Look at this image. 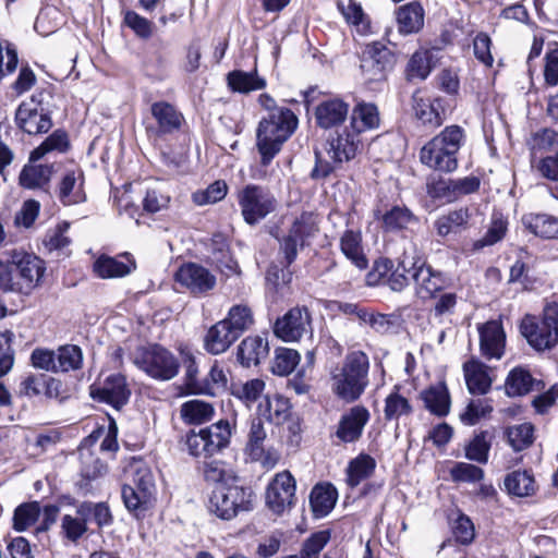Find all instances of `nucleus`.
Wrapping results in <instances>:
<instances>
[{"mask_svg": "<svg viewBox=\"0 0 558 558\" xmlns=\"http://www.w3.org/2000/svg\"><path fill=\"white\" fill-rule=\"evenodd\" d=\"M379 112L374 104L357 102L352 109L350 129L361 135L363 132L375 130L379 126Z\"/></svg>", "mask_w": 558, "mask_h": 558, "instance_id": "28", "label": "nucleus"}, {"mask_svg": "<svg viewBox=\"0 0 558 558\" xmlns=\"http://www.w3.org/2000/svg\"><path fill=\"white\" fill-rule=\"evenodd\" d=\"M84 507L77 510V515L64 514L61 519V533L71 541H78L87 532V522L83 515Z\"/></svg>", "mask_w": 558, "mask_h": 558, "instance_id": "52", "label": "nucleus"}, {"mask_svg": "<svg viewBox=\"0 0 558 558\" xmlns=\"http://www.w3.org/2000/svg\"><path fill=\"white\" fill-rule=\"evenodd\" d=\"M330 541L329 531H319L312 534L303 544L300 558H318L320 551Z\"/></svg>", "mask_w": 558, "mask_h": 558, "instance_id": "64", "label": "nucleus"}, {"mask_svg": "<svg viewBox=\"0 0 558 558\" xmlns=\"http://www.w3.org/2000/svg\"><path fill=\"white\" fill-rule=\"evenodd\" d=\"M83 353L77 345H63L56 351V372H69L81 368Z\"/></svg>", "mask_w": 558, "mask_h": 558, "instance_id": "49", "label": "nucleus"}, {"mask_svg": "<svg viewBox=\"0 0 558 558\" xmlns=\"http://www.w3.org/2000/svg\"><path fill=\"white\" fill-rule=\"evenodd\" d=\"M136 268L134 259L124 254L120 258L102 255L94 263L95 274L102 279L121 278L131 274Z\"/></svg>", "mask_w": 558, "mask_h": 558, "instance_id": "23", "label": "nucleus"}, {"mask_svg": "<svg viewBox=\"0 0 558 558\" xmlns=\"http://www.w3.org/2000/svg\"><path fill=\"white\" fill-rule=\"evenodd\" d=\"M338 8L345 21L351 24L359 34L364 36L372 33L371 22L361 4L355 0H349L347 4L339 2Z\"/></svg>", "mask_w": 558, "mask_h": 558, "instance_id": "45", "label": "nucleus"}, {"mask_svg": "<svg viewBox=\"0 0 558 558\" xmlns=\"http://www.w3.org/2000/svg\"><path fill=\"white\" fill-rule=\"evenodd\" d=\"M369 417V411L365 407H352L342 414L336 432L337 437L343 442H354L359 440Z\"/></svg>", "mask_w": 558, "mask_h": 558, "instance_id": "19", "label": "nucleus"}, {"mask_svg": "<svg viewBox=\"0 0 558 558\" xmlns=\"http://www.w3.org/2000/svg\"><path fill=\"white\" fill-rule=\"evenodd\" d=\"M68 145L69 142L65 132L57 130L31 153L29 161L36 162L48 153H63L66 150Z\"/></svg>", "mask_w": 558, "mask_h": 558, "instance_id": "50", "label": "nucleus"}, {"mask_svg": "<svg viewBox=\"0 0 558 558\" xmlns=\"http://www.w3.org/2000/svg\"><path fill=\"white\" fill-rule=\"evenodd\" d=\"M349 112L347 102L339 98L322 101L315 109V119L323 129H330L341 124Z\"/></svg>", "mask_w": 558, "mask_h": 558, "instance_id": "24", "label": "nucleus"}, {"mask_svg": "<svg viewBox=\"0 0 558 558\" xmlns=\"http://www.w3.org/2000/svg\"><path fill=\"white\" fill-rule=\"evenodd\" d=\"M40 507L37 501L27 502L19 506L14 511L13 526L22 532L32 526L38 519Z\"/></svg>", "mask_w": 558, "mask_h": 558, "instance_id": "58", "label": "nucleus"}, {"mask_svg": "<svg viewBox=\"0 0 558 558\" xmlns=\"http://www.w3.org/2000/svg\"><path fill=\"white\" fill-rule=\"evenodd\" d=\"M248 459L253 462H258L265 470L274 469L280 461L281 454L278 448L270 442L258 447L248 452H245Z\"/></svg>", "mask_w": 558, "mask_h": 558, "instance_id": "60", "label": "nucleus"}, {"mask_svg": "<svg viewBox=\"0 0 558 558\" xmlns=\"http://www.w3.org/2000/svg\"><path fill=\"white\" fill-rule=\"evenodd\" d=\"M228 192V185L225 181H215L207 189L193 193V202L198 206L215 204L223 199Z\"/></svg>", "mask_w": 558, "mask_h": 558, "instance_id": "61", "label": "nucleus"}, {"mask_svg": "<svg viewBox=\"0 0 558 558\" xmlns=\"http://www.w3.org/2000/svg\"><path fill=\"white\" fill-rule=\"evenodd\" d=\"M539 384L541 381L534 379L529 371L517 367L509 373L506 379V393L509 397L523 396L532 391Z\"/></svg>", "mask_w": 558, "mask_h": 558, "instance_id": "39", "label": "nucleus"}, {"mask_svg": "<svg viewBox=\"0 0 558 558\" xmlns=\"http://www.w3.org/2000/svg\"><path fill=\"white\" fill-rule=\"evenodd\" d=\"M19 126L28 134L46 133L52 126L47 113L38 110V105L32 99L20 105L15 114Z\"/></svg>", "mask_w": 558, "mask_h": 558, "instance_id": "21", "label": "nucleus"}, {"mask_svg": "<svg viewBox=\"0 0 558 558\" xmlns=\"http://www.w3.org/2000/svg\"><path fill=\"white\" fill-rule=\"evenodd\" d=\"M239 337L227 326L226 322L213 325L204 338L205 350L214 355L226 352Z\"/></svg>", "mask_w": 558, "mask_h": 558, "instance_id": "27", "label": "nucleus"}, {"mask_svg": "<svg viewBox=\"0 0 558 558\" xmlns=\"http://www.w3.org/2000/svg\"><path fill=\"white\" fill-rule=\"evenodd\" d=\"M84 175L81 170L66 172L60 184L58 196L64 205L78 204L85 201L83 191Z\"/></svg>", "mask_w": 558, "mask_h": 558, "instance_id": "30", "label": "nucleus"}, {"mask_svg": "<svg viewBox=\"0 0 558 558\" xmlns=\"http://www.w3.org/2000/svg\"><path fill=\"white\" fill-rule=\"evenodd\" d=\"M204 476L207 482L216 483L217 486L239 482L233 471L225 462L217 460L205 464Z\"/></svg>", "mask_w": 558, "mask_h": 558, "instance_id": "56", "label": "nucleus"}, {"mask_svg": "<svg viewBox=\"0 0 558 558\" xmlns=\"http://www.w3.org/2000/svg\"><path fill=\"white\" fill-rule=\"evenodd\" d=\"M506 231L507 221L500 215H494L485 235L474 242V250H481L485 246L494 245L505 236Z\"/></svg>", "mask_w": 558, "mask_h": 558, "instance_id": "62", "label": "nucleus"}, {"mask_svg": "<svg viewBox=\"0 0 558 558\" xmlns=\"http://www.w3.org/2000/svg\"><path fill=\"white\" fill-rule=\"evenodd\" d=\"M489 448L490 444L487 440V433L482 432L475 435L465 447V456L468 459L478 463H486L488 460Z\"/></svg>", "mask_w": 558, "mask_h": 558, "instance_id": "63", "label": "nucleus"}, {"mask_svg": "<svg viewBox=\"0 0 558 558\" xmlns=\"http://www.w3.org/2000/svg\"><path fill=\"white\" fill-rule=\"evenodd\" d=\"M412 411L410 401L398 391H392L386 397L384 409L386 420H399L402 416L410 415Z\"/></svg>", "mask_w": 558, "mask_h": 558, "instance_id": "54", "label": "nucleus"}, {"mask_svg": "<svg viewBox=\"0 0 558 558\" xmlns=\"http://www.w3.org/2000/svg\"><path fill=\"white\" fill-rule=\"evenodd\" d=\"M376 461L369 454L361 453L352 459L347 468V483L350 487H356L367 480L375 471Z\"/></svg>", "mask_w": 558, "mask_h": 558, "instance_id": "36", "label": "nucleus"}, {"mask_svg": "<svg viewBox=\"0 0 558 558\" xmlns=\"http://www.w3.org/2000/svg\"><path fill=\"white\" fill-rule=\"evenodd\" d=\"M437 52V49H421L415 51L407 66L408 77L410 80H425L435 66Z\"/></svg>", "mask_w": 558, "mask_h": 558, "instance_id": "35", "label": "nucleus"}, {"mask_svg": "<svg viewBox=\"0 0 558 558\" xmlns=\"http://www.w3.org/2000/svg\"><path fill=\"white\" fill-rule=\"evenodd\" d=\"M260 416L276 424L283 423L290 414V402L280 395L265 396L257 407Z\"/></svg>", "mask_w": 558, "mask_h": 558, "instance_id": "34", "label": "nucleus"}, {"mask_svg": "<svg viewBox=\"0 0 558 558\" xmlns=\"http://www.w3.org/2000/svg\"><path fill=\"white\" fill-rule=\"evenodd\" d=\"M337 497V490L331 485H316L310 496L315 517H326L333 509Z\"/></svg>", "mask_w": 558, "mask_h": 558, "instance_id": "38", "label": "nucleus"}, {"mask_svg": "<svg viewBox=\"0 0 558 558\" xmlns=\"http://www.w3.org/2000/svg\"><path fill=\"white\" fill-rule=\"evenodd\" d=\"M381 221L385 231L395 232L407 229L416 218L407 207L393 206L383 215Z\"/></svg>", "mask_w": 558, "mask_h": 558, "instance_id": "47", "label": "nucleus"}, {"mask_svg": "<svg viewBox=\"0 0 558 558\" xmlns=\"http://www.w3.org/2000/svg\"><path fill=\"white\" fill-rule=\"evenodd\" d=\"M211 260L227 277L239 274V265L229 254V245L226 236L215 234L210 242Z\"/></svg>", "mask_w": 558, "mask_h": 558, "instance_id": "33", "label": "nucleus"}, {"mask_svg": "<svg viewBox=\"0 0 558 558\" xmlns=\"http://www.w3.org/2000/svg\"><path fill=\"white\" fill-rule=\"evenodd\" d=\"M234 427V420H219L198 432L191 430L185 437L187 452L204 459L215 456L229 446Z\"/></svg>", "mask_w": 558, "mask_h": 558, "instance_id": "4", "label": "nucleus"}, {"mask_svg": "<svg viewBox=\"0 0 558 558\" xmlns=\"http://www.w3.org/2000/svg\"><path fill=\"white\" fill-rule=\"evenodd\" d=\"M227 326L240 337L245 330L253 325V315L251 310L245 305H234L230 308L228 316L222 319Z\"/></svg>", "mask_w": 558, "mask_h": 558, "instance_id": "53", "label": "nucleus"}, {"mask_svg": "<svg viewBox=\"0 0 558 558\" xmlns=\"http://www.w3.org/2000/svg\"><path fill=\"white\" fill-rule=\"evenodd\" d=\"M396 20L400 34H415L424 26V9L418 2L404 4L398 9Z\"/></svg>", "mask_w": 558, "mask_h": 558, "instance_id": "29", "label": "nucleus"}, {"mask_svg": "<svg viewBox=\"0 0 558 558\" xmlns=\"http://www.w3.org/2000/svg\"><path fill=\"white\" fill-rule=\"evenodd\" d=\"M300 362V354L296 350L278 348L275 350V357L271 365L274 374L287 376L291 374Z\"/></svg>", "mask_w": 558, "mask_h": 558, "instance_id": "51", "label": "nucleus"}, {"mask_svg": "<svg viewBox=\"0 0 558 558\" xmlns=\"http://www.w3.org/2000/svg\"><path fill=\"white\" fill-rule=\"evenodd\" d=\"M229 87L239 93H250L263 89L266 81L259 77L256 72L232 71L227 76Z\"/></svg>", "mask_w": 558, "mask_h": 558, "instance_id": "46", "label": "nucleus"}, {"mask_svg": "<svg viewBox=\"0 0 558 558\" xmlns=\"http://www.w3.org/2000/svg\"><path fill=\"white\" fill-rule=\"evenodd\" d=\"M150 113L156 120L160 133H172L180 129L183 116L167 101H156L150 106Z\"/></svg>", "mask_w": 558, "mask_h": 558, "instance_id": "31", "label": "nucleus"}, {"mask_svg": "<svg viewBox=\"0 0 558 558\" xmlns=\"http://www.w3.org/2000/svg\"><path fill=\"white\" fill-rule=\"evenodd\" d=\"M465 140L464 130L459 125L446 126L420 150L423 165L440 172H452L458 168V151Z\"/></svg>", "mask_w": 558, "mask_h": 558, "instance_id": "1", "label": "nucleus"}, {"mask_svg": "<svg viewBox=\"0 0 558 558\" xmlns=\"http://www.w3.org/2000/svg\"><path fill=\"white\" fill-rule=\"evenodd\" d=\"M481 351L487 359H501L506 345V333L498 320L478 326Z\"/></svg>", "mask_w": 558, "mask_h": 558, "instance_id": "20", "label": "nucleus"}, {"mask_svg": "<svg viewBox=\"0 0 558 558\" xmlns=\"http://www.w3.org/2000/svg\"><path fill=\"white\" fill-rule=\"evenodd\" d=\"M413 108L415 111V117L424 124L430 129H435L442 123V118L439 113V100L438 99H429L423 98L417 95L413 97Z\"/></svg>", "mask_w": 558, "mask_h": 558, "instance_id": "42", "label": "nucleus"}, {"mask_svg": "<svg viewBox=\"0 0 558 558\" xmlns=\"http://www.w3.org/2000/svg\"><path fill=\"white\" fill-rule=\"evenodd\" d=\"M393 64L392 52L380 43L368 44L362 51L360 68L366 82L384 81Z\"/></svg>", "mask_w": 558, "mask_h": 558, "instance_id": "12", "label": "nucleus"}, {"mask_svg": "<svg viewBox=\"0 0 558 558\" xmlns=\"http://www.w3.org/2000/svg\"><path fill=\"white\" fill-rule=\"evenodd\" d=\"M180 414L185 423L201 425L214 417L215 409L209 402L192 399L181 405Z\"/></svg>", "mask_w": 558, "mask_h": 558, "instance_id": "37", "label": "nucleus"}, {"mask_svg": "<svg viewBox=\"0 0 558 558\" xmlns=\"http://www.w3.org/2000/svg\"><path fill=\"white\" fill-rule=\"evenodd\" d=\"M505 435L512 449L521 451L533 444L534 426L531 423L512 425L506 428Z\"/></svg>", "mask_w": 558, "mask_h": 558, "instance_id": "48", "label": "nucleus"}, {"mask_svg": "<svg viewBox=\"0 0 558 558\" xmlns=\"http://www.w3.org/2000/svg\"><path fill=\"white\" fill-rule=\"evenodd\" d=\"M521 220L524 228L535 236L558 240V217L545 213H529Z\"/></svg>", "mask_w": 558, "mask_h": 558, "instance_id": "25", "label": "nucleus"}, {"mask_svg": "<svg viewBox=\"0 0 558 558\" xmlns=\"http://www.w3.org/2000/svg\"><path fill=\"white\" fill-rule=\"evenodd\" d=\"M296 483L289 471L277 473L266 488V506L275 514H283L295 502Z\"/></svg>", "mask_w": 558, "mask_h": 558, "instance_id": "13", "label": "nucleus"}, {"mask_svg": "<svg viewBox=\"0 0 558 558\" xmlns=\"http://www.w3.org/2000/svg\"><path fill=\"white\" fill-rule=\"evenodd\" d=\"M242 216L248 225H255L277 207L275 196L266 189L248 184L238 196Z\"/></svg>", "mask_w": 558, "mask_h": 558, "instance_id": "10", "label": "nucleus"}, {"mask_svg": "<svg viewBox=\"0 0 558 558\" xmlns=\"http://www.w3.org/2000/svg\"><path fill=\"white\" fill-rule=\"evenodd\" d=\"M264 390V380L254 378L246 383L234 385L232 387V396L243 401L246 405H251L253 402L257 401Z\"/></svg>", "mask_w": 558, "mask_h": 558, "instance_id": "59", "label": "nucleus"}, {"mask_svg": "<svg viewBox=\"0 0 558 558\" xmlns=\"http://www.w3.org/2000/svg\"><path fill=\"white\" fill-rule=\"evenodd\" d=\"M90 396L95 400L108 403L114 409H120L129 401L131 391L125 377L121 374H114L108 376L101 386H92Z\"/></svg>", "mask_w": 558, "mask_h": 558, "instance_id": "18", "label": "nucleus"}, {"mask_svg": "<svg viewBox=\"0 0 558 558\" xmlns=\"http://www.w3.org/2000/svg\"><path fill=\"white\" fill-rule=\"evenodd\" d=\"M470 215L466 208H459L440 216L435 221V228L440 236H446L459 227L466 225Z\"/></svg>", "mask_w": 558, "mask_h": 558, "instance_id": "55", "label": "nucleus"}, {"mask_svg": "<svg viewBox=\"0 0 558 558\" xmlns=\"http://www.w3.org/2000/svg\"><path fill=\"white\" fill-rule=\"evenodd\" d=\"M318 232L317 216L312 213H304L296 218L289 231L283 238L281 250L286 256L287 263L291 264L296 254L298 247L304 246L308 239L315 236Z\"/></svg>", "mask_w": 558, "mask_h": 558, "instance_id": "15", "label": "nucleus"}, {"mask_svg": "<svg viewBox=\"0 0 558 558\" xmlns=\"http://www.w3.org/2000/svg\"><path fill=\"white\" fill-rule=\"evenodd\" d=\"M361 232L348 230L340 240V247L344 256L352 262L359 269L367 267V258L363 253L361 245Z\"/></svg>", "mask_w": 558, "mask_h": 558, "instance_id": "41", "label": "nucleus"}, {"mask_svg": "<svg viewBox=\"0 0 558 558\" xmlns=\"http://www.w3.org/2000/svg\"><path fill=\"white\" fill-rule=\"evenodd\" d=\"M508 494L517 497L532 496L536 490V483L527 471H513L504 481Z\"/></svg>", "mask_w": 558, "mask_h": 558, "instance_id": "43", "label": "nucleus"}, {"mask_svg": "<svg viewBox=\"0 0 558 558\" xmlns=\"http://www.w3.org/2000/svg\"><path fill=\"white\" fill-rule=\"evenodd\" d=\"M133 363L147 376L161 381L174 378L180 368L179 360L158 344L137 348L133 354Z\"/></svg>", "mask_w": 558, "mask_h": 558, "instance_id": "9", "label": "nucleus"}, {"mask_svg": "<svg viewBox=\"0 0 558 558\" xmlns=\"http://www.w3.org/2000/svg\"><path fill=\"white\" fill-rule=\"evenodd\" d=\"M542 74L545 85L558 86V45H548L543 57Z\"/></svg>", "mask_w": 558, "mask_h": 558, "instance_id": "57", "label": "nucleus"}, {"mask_svg": "<svg viewBox=\"0 0 558 558\" xmlns=\"http://www.w3.org/2000/svg\"><path fill=\"white\" fill-rule=\"evenodd\" d=\"M425 407L438 416H445L450 410V396L444 383L429 387L422 393Z\"/></svg>", "mask_w": 558, "mask_h": 558, "instance_id": "40", "label": "nucleus"}, {"mask_svg": "<svg viewBox=\"0 0 558 558\" xmlns=\"http://www.w3.org/2000/svg\"><path fill=\"white\" fill-rule=\"evenodd\" d=\"M368 356L362 351L349 353L342 365L331 372V390L341 400H357L368 385Z\"/></svg>", "mask_w": 558, "mask_h": 558, "instance_id": "2", "label": "nucleus"}, {"mask_svg": "<svg viewBox=\"0 0 558 558\" xmlns=\"http://www.w3.org/2000/svg\"><path fill=\"white\" fill-rule=\"evenodd\" d=\"M464 377L468 389L473 395H485L492 386V378L488 375L487 367L475 360L469 361L463 365Z\"/></svg>", "mask_w": 558, "mask_h": 558, "instance_id": "32", "label": "nucleus"}, {"mask_svg": "<svg viewBox=\"0 0 558 558\" xmlns=\"http://www.w3.org/2000/svg\"><path fill=\"white\" fill-rule=\"evenodd\" d=\"M15 278V292L29 294L41 281L46 271L45 262L25 252H11Z\"/></svg>", "mask_w": 558, "mask_h": 558, "instance_id": "11", "label": "nucleus"}, {"mask_svg": "<svg viewBox=\"0 0 558 558\" xmlns=\"http://www.w3.org/2000/svg\"><path fill=\"white\" fill-rule=\"evenodd\" d=\"M52 170V166L35 165V162L29 161L20 173V184L29 190L41 187L50 181Z\"/></svg>", "mask_w": 558, "mask_h": 558, "instance_id": "44", "label": "nucleus"}, {"mask_svg": "<svg viewBox=\"0 0 558 558\" xmlns=\"http://www.w3.org/2000/svg\"><path fill=\"white\" fill-rule=\"evenodd\" d=\"M412 279L415 284V292L421 299H430L445 286L441 272L434 270L420 258H416Z\"/></svg>", "mask_w": 558, "mask_h": 558, "instance_id": "22", "label": "nucleus"}, {"mask_svg": "<svg viewBox=\"0 0 558 558\" xmlns=\"http://www.w3.org/2000/svg\"><path fill=\"white\" fill-rule=\"evenodd\" d=\"M279 113L264 117L257 128L256 145L264 166H267L281 150L283 143L298 126V118L292 110Z\"/></svg>", "mask_w": 558, "mask_h": 558, "instance_id": "3", "label": "nucleus"}, {"mask_svg": "<svg viewBox=\"0 0 558 558\" xmlns=\"http://www.w3.org/2000/svg\"><path fill=\"white\" fill-rule=\"evenodd\" d=\"M520 329L535 350L545 351L554 348L558 343V303H546L541 320L533 315H525Z\"/></svg>", "mask_w": 558, "mask_h": 558, "instance_id": "5", "label": "nucleus"}, {"mask_svg": "<svg viewBox=\"0 0 558 558\" xmlns=\"http://www.w3.org/2000/svg\"><path fill=\"white\" fill-rule=\"evenodd\" d=\"M253 492L238 482L218 485L211 492L208 510L222 520H231L241 511L252 508Z\"/></svg>", "mask_w": 558, "mask_h": 558, "instance_id": "8", "label": "nucleus"}, {"mask_svg": "<svg viewBox=\"0 0 558 558\" xmlns=\"http://www.w3.org/2000/svg\"><path fill=\"white\" fill-rule=\"evenodd\" d=\"M311 332L312 317L305 306L292 307L274 325V333L284 342H296Z\"/></svg>", "mask_w": 558, "mask_h": 558, "instance_id": "14", "label": "nucleus"}, {"mask_svg": "<svg viewBox=\"0 0 558 558\" xmlns=\"http://www.w3.org/2000/svg\"><path fill=\"white\" fill-rule=\"evenodd\" d=\"M174 280L193 294H204L216 286V277L205 267L187 263L174 274Z\"/></svg>", "mask_w": 558, "mask_h": 558, "instance_id": "16", "label": "nucleus"}, {"mask_svg": "<svg viewBox=\"0 0 558 558\" xmlns=\"http://www.w3.org/2000/svg\"><path fill=\"white\" fill-rule=\"evenodd\" d=\"M132 474L130 484L122 487L125 507L131 510H146L156 500V484L151 470L142 460H133L129 464Z\"/></svg>", "mask_w": 558, "mask_h": 558, "instance_id": "7", "label": "nucleus"}, {"mask_svg": "<svg viewBox=\"0 0 558 558\" xmlns=\"http://www.w3.org/2000/svg\"><path fill=\"white\" fill-rule=\"evenodd\" d=\"M360 146V135L351 130L350 125L345 126L341 133H338L336 137L328 142L327 157L317 150L315 151L316 165L312 171V177L315 179L327 177L337 165L354 158Z\"/></svg>", "mask_w": 558, "mask_h": 558, "instance_id": "6", "label": "nucleus"}, {"mask_svg": "<svg viewBox=\"0 0 558 558\" xmlns=\"http://www.w3.org/2000/svg\"><path fill=\"white\" fill-rule=\"evenodd\" d=\"M415 257H408L404 255L397 266L390 259H380L375 265V270L380 278L386 280V283L392 291H402L410 282L412 272L415 267Z\"/></svg>", "mask_w": 558, "mask_h": 558, "instance_id": "17", "label": "nucleus"}, {"mask_svg": "<svg viewBox=\"0 0 558 558\" xmlns=\"http://www.w3.org/2000/svg\"><path fill=\"white\" fill-rule=\"evenodd\" d=\"M268 353V341L262 336H248L238 347V360L245 367L258 365Z\"/></svg>", "mask_w": 558, "mask_h": 558, "instance_id": "26", "label": "nucleus"}]
</instances>
